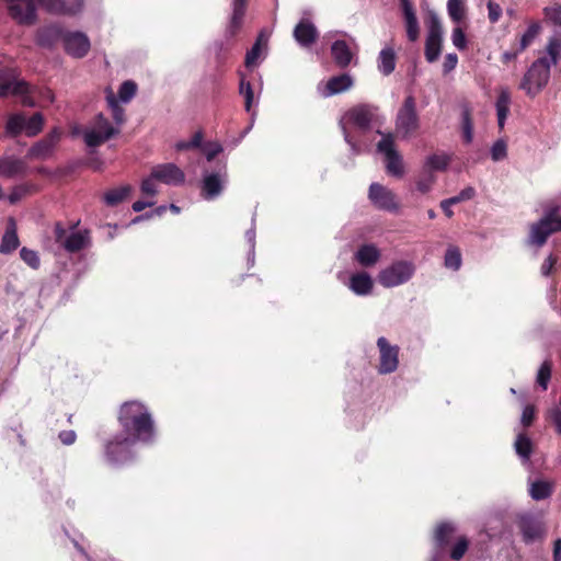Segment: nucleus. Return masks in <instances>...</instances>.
Listing matches in <instances>:
<instances>
[{
	"label": "nucleus",
	"instance_id": "1",
	"mask_svg": "<svg viewBox=\"0 0 561 561\" xmlns=\"http://www.w3.org/2000/svg\"><path fill=\"white\" fill-rule=\"evenodd\" d=\"M122 435L133 442L151 444L156 436V425L149 409L137 400L123 403L118 411Z\"/></svg>",
	"mask_w": 561,
	"mask_h": 561
},
{
	"label": "nucleus",
	"instance_id": "2",
	"mask_svg": "<svg viewBox=\"0 0 561 561\" xmlns=\"http://www.w3.org/2000/svg\"><path fill=\"white\" fill-rule=\"evenodd\" d=\"M546 50L549 57L535 60L519 84V88L530 98L537 95L547 85L551 66H556L561 59V41L556 37L550 38Z\"/></svg>",
	"mask_w": 561,
	"mask_h": 561
},
{
	"label": "nucleus",
	"instance_id": "3",
	"mask_svg": "<svg viewBox=\"0 0 561 561\" xmlns=\"http://www.w3.org/2000/svg\"><path fill=\"white\" fill-rule=\"evenodd\" d=\"M31 94V85L24 80H16L13 69L9 67L0 69V98L19 95L22 96V104L24 106L33 107L35 102Z\"/></svg>",
	"mask_w": 561,
	"mask_h": 561
},
{
	"label": "nucleus",
	"instance_id": "4",
	"mask_svg": "<svg viewBox=\"0 0 561 561\" xmlns=\"http://www.w3.org/2000/svg\"><path fill=\"white\" fill-rule=\"evenodd\" d=\"M558 207L548 209L538 222L530 226L529 241L531 244L542 247L552 233L561 231V218L558 216Z\"/></svg>",
	"mask_w": 561,
	"mask_h": 561
},
{
	"label": "nucleus",
	"instance_id": "5",
	"mask_svg": "<svg viewBox=\"0 0 561 561\" xmlns=\"http://www.w3.org/2000/svg\"><path fill=\"white\" fill-rule=\"evenodd\" d=\"M420 127V118L416 112L415 99L412 95L405 98L399 108L396 118V130L402 138H409Z\"/></svg>",
	"mask_w": 561,
	"mask_h": 561
},
{
	"label": "nucleus",
	"instance_id": "6",
	"mask_svg": "<svg viewBox=\"0 0 561 561\" xmlns=\"http://www.w3.org/2000/svg\"><path fill=\"white\" fill-rule=\"evenodd\" d=\"M443 25L438 15L431 11L427 21V35L425 39L424 55L428 62H435L442 53L443 48Z\"/></svg>",
	"mask_w": 561,
	"mask_h": 561
},
{
	"label": "nucleus",
	"instance_id": "7",
	"mask_svg": "<svg viewBox=\"0 0 561 561\" xmlns=\"http://www.w3.org/2000/svg\"><path fill=\"white\" fill-rule=\"evenodd\" d=\"M136 443L119 434L104 445V456L111 465H124L134 459L133 446Z\"/></svg>",
	"mask_w": 561,
	"mask_h": 561
},
{
	"label": "nucleus",
	"instance_id": "8",
	"mask_svg": "<svg viewBox=\"0 0 561 561\" xmlns=\"http://www.w3.org/2000/svg\"><path fill=\"white\" fill-rule=\"evenodd\" d=\"M54 238L55 242L69 253H77L90 244V231L88 229L75 231L67 236V229L61 221H57L54 226Z\"/></svg>",
	"mask_w": 561,
	"mask_h": 561
},
{
	"label": "nucleus",
	"instance_id": "9",
	"mask_svg": "<svg viewBox=\"0 0 561 561\" xmlns=\"http://www.w3.org/2000/svg\"><path fill=\"white\" fill-rule=\"evenodd\" d=\"M119 134V129L111 125L110 121L102 114H98L92 123V127L85 129L83 139L88 147H99L108 139Z\"/></svg>",
	"mask_w": 561,
	"mask_h": 561
},
{
	"label": "nucleus",
	"instance_id": "10",
	"mask_svg": "<svg viewBox=\"0 0 561 561\" xmlns=\"http://www.w3.org/2000/svg\"><path fill=\"white\" fill-rule=\"evenodd\" d=\"M415 272L413 263L397 261L378 274V282L383 287H396L411 279Z\"/></svg>",
	"mask_w": 561,
	"mask_h": 561
},
{
	"label": "nucleus",
	"instance_id": "11",
	"mask_svg": "<svg viewBox=\"0 0 561 561\" xmlns=\"http://www.w3.org/2000/svg\"><path fill=\"white\" fill-rule=\"evenodd\" d=\"M378 152L385 154L386 169L388 174L401 178L403 175V162L399 152L394 148V136L386 134L377 144Z\"/></svg>",
	"mask_w": 561,
	"mask_h": 561
},
{
	"label": "nucleus",
	"instance_id": "12",
	"mask_svg": "<svg viewBox=\"0 0 561 561\" xmlns=\"http://www.w3.org/2000/svg\"><path fill=\"white\" fill-rule=\"evenodd\" d=\"M368 198L378 209L390 213H396L399 209L397 195L382 184L371 183L368 190Z\"/></svg>",
	"mask_w": 561,
	"mask_h": 561
},
{
	"label": "nucleus",
	"instance_id": "13",
	"mask_svg": "<svg viewBox=\"0 0 561 561\" xmlns=\"http://www.w3.org/2000/svg\"><path fill=\"white\" fill-rule=\"evenodd\" d=\"M62 131L54 127L43 139L35 142L27 151L30 159L46 160L53 156L54 150L61 139Z\"/></svg>",
	"mask_w": 561,
	"mask_h": 561
},
{
	"label": "nucleus",
	"instance_id": "14",
	"mask_svg": "<svg viewBox=\"0 0 561 561\" xmlns=\"http://www.w3.org/2000/svg\"><path fill=\"white\" fill-rule=\"evenodd\" d=\"M517 527L525 543L541 539L545 534V524L533 514H522L517 518Z\"/></svg>",
	"mask_w": 561,
	"mask_h": 561
},
{
	"label": "nucleus",
	"instance_id": "15",
	"mask_svg": "<svg viewBox=\"0 0 561 561\" xmlns=\"http://www.w3.org/2000/svg\"><path fill=\"white\" fill-rule=\"evenodd\" d=\"M377 346L380 352V360L378 370L380 374H390L398 368L399 364V347L390 345L388 340L383 336L377 340Z\"/></svg>",
	"mask_w": 561,
	"mask_h": 561
},
{
	"label": "nucleus",
	"instance_id": "16",
	"mask_svg": "<svg viewBox=\"0 0 561 561\" xmlns=\"http://www.w3.org/2000/svg\"><path fill=\"white\" fill-rule=\"evenodd\" d=\"M62 42L66 53L75 58L85 57L91 47L89 37L82 32H67Z\"/></svg>",
	"mask_w": 561,
	"mask_h": 561
},
{
	"label": "nucleus",
	"instance_id": "17",
	"mask_svg": "<svg viewBox=\"0 0 561 561\" xmlns=\"http://www.w3.org/2000/svg\"><path fill=\"white\" fill-rule=\"evenodd\" d=\"M9 12L20 24L32 25L36 22L34 0H9Z\"/></svg>",
	"mask_w": 561,
	"mask_h": 561
},
{
	"label": "nucleus",
	"instance_id": "18",
	"mask_svg": "<svg viewBox=\"0 0 561 561\" xmlns=\"http://www.w3.org/2000/svg\"><path fill=\"white\" fill-rule=\"evenodd\" d=\"M152 178L168 185H181L185 181L184 172L174 163L158 164L151 170Z\"/></svg>",
	"mask_w": 561,
	"mask_h": 561
},
{
	"label": "nucleus",
	"instance_id": "19",
	"mask_svg": "<svg viewBox=\"0 0 561 561\" xmlns=\"http://www.w3.org/2000/svg\"><path fill=\"white\" fill-rule=\"evenodd\" d=\"M226 176V164H222L218 172L209 173L204 176L202 185V195L205 199H214L224 188V180Z\"/></svg>",
	"mask_w": 561,
	"mask_h": 561
},
{
	"label": "nucleus",
	"instance_id": "20",
	"mask_svg": "<svg viewBox=\"0 0 561 561\" xmlns=\"http://www.w3.org/2000/svg\"><path fill=\"white\" fill-rule=\"evenodd\" d=\"M345 116L357 128L367 130L374 119V107L368 104H358L350 108Z\"/></svg>",
	"mask_w": 561,
	"mask_h": 561
},
{
	"label": "nucleus",
	"instance_id": "21",
	"mask_svg": "<svg viewBox=\"0 0 561 561\" xmlns=\"http://www.w3.org/2000/svg\"><path fill=\"white\" fill-rule=\"evenodd\" d=\"M247 5L248 0H232V13L226 27L227 38H234L240 33L247 12Z\"/></svg>",
	"mask_w": 561,
	"mask_h": 561
},
{
	"label": "nucleus",
	"instance_id": "22",
	"mask_svg": "<svg viewBox=\"0 0 561 561\" xmlns=\"http://www.w3.org/2000/svg\"><path fill=\"white\" fill-rule=\"evenodd\" d=\"M296 42L305 47L314 44L319 37V33L314 24L308 19L300 20L293 32Z\"/></svg>",
	"mask_w": 561,
	"mask_h": 561
},
{
	"label": "nucleus",
	"instance_id": "23",
	"mask_svg": "<svg viewBox=\"0 0 561 561\" xmlns=\"http://www.w3.org/2000/svg\"><path fill=\"white\" fill-rule=\"evenodd\" d=\"M408 39L412 43L420 37V24L411 0H400Z\"/></svg>",
	"mask_w": 561,
	"mask_h": 561
},
{
	"label": "nucleus",
	"instance_id": "24",
	"mask_svg": "<svg viewBox=\"0 0 561 561\" xmlns=\"http://www.w3.org/2000/svg\"><path fill=\"white\" fill-rule=\"evenodd\" d=\"M267 43L268 37L265 35L263 31L260 32L259 35L256 36L253 46L245 54L244 66L248 69L256 67L260 60H262L265 57L267 50Z\"/></svg>",
	"mask_w": 561,
	"mask_h": 561
},
{
	"label": "nucleus",
	"instance_id": "25",
	"mask_svg": "<svg viewBox=\"0 0 561 561\" xmlns=\"http://www.w3.org/2000/svg\"><path fill=\"white\" fill-rule=\"evenodd\" d=\"M331 56L339 68L345 69L352 62L354 53L346 41L337 39L331 45Z\"/></svg>",
	"mask_w": 561,
	"mask_h": 561
},
{
	"label": "nucleus",
	"instance_id": "26",
	"mask_svg": "<svg viewBox=\"0 0 561 561\" xmlns=\"http://www.w3.org/2000/svg\"><path fill=\"white\" fill-rule=\"evenodd\" d=\"M64 33L58 25H47L38 28L36 33V43L45 48H51L59 39H62Z\"/></svg>",
	"mask_w": 561,
	"mask_h": 561
},
{
	"label": "nucleus",
	"instance_id": "27",
	"mask_svg": "<svg viewBox=\"0 0 561 561\" xmlns=\"http://www.w3.org/2000/svg\"><path fill=\"white\" fill-rule=\"evenodd\" d=\"M455 531L454 525L447 522L436 526L434 531V545L437 554L450 543Z\"/></svg>",
	"mask_w": 561,
	"mask_h": 561
},
{
	"label": "nucleus",
	"instance_id": "28",
	"mask_svg": "<svg viewBox=\"0 0 561 561\" xmlns=\"http://www.w3.org/2000/svg\"><path fill=\"white\" fill-rule=\"evenodd\" d=\"M353 85V79L348 73L334 76L327 81L323 95L331 96L347 91Z\"/></svg>",
	"mask_w": 561,
	"mask_h": 561
},
{
	"label": "nucleus",
	"instance_id": "29",
	"mask_svg": "<svg viewBox=\"0 0 561 561\" xmlns=\"http://www.w3.org/2000/svg\"><path fill=\"white\" fill-rule=\"evenodd\" d=\"M26 172V164L23 160L16 158H7L0 160V176L12 179L23 175Z\"/></svg>",
	"mask_w": 561,
	"mask_h": 561
},
{
	"label": "nucleus",
	"instance_id": "30",
	"mask_svg": "<svg viewBox=\"0 0 561 561\" xmlns=\"http://www.w3.org/2000/svg\"><path fill=\"white\" fill-rule=\"evenodd\" d=\"M20 245L19 237L16 234L15 221L10 218L7 230L1 239L0 253L9 254L18 249Z\"/></svg>",
	"mask_w": 561,
	"mask_h": 561
},
{
	"label": "nucleus",
	"instance_id": "31",
	"mask_svg": "<svg viewBox=\"0 0 561 561\" xmlns=\"http://www.w3.org/2000/svg\"><path fill=\"white\" fill-rule=\"evenodd\" d=\"M373 279L371 277L363 272L352 275L350 279V288L356 294V295H368L373 289Z\"/></svg>",
	"mask_w": 561,
	"mask_h": 561
},
{
	"label": "nucleus",
	"instance_id": "32",
	"mask_svg": "<svg viewBox=\"0 0 561 561\" xmlns=\"http://www.w3.org/2000/svg\"><path fill=\"white\" fill-rule=\"evenodd\" d=\"M380 252L374 244H364L359 247L355 254V259L363 266H371L378 262Z\"/></svg>",
	"mask_w": 561,
	"mask_h": 561
},
{
	"label": "nucleus",
	"instance_id": "33",
	"mask_svg": "<svg viewBox=\"0 0 561 561\" xmlns=\"http://www.w3.org/2000/svg\"><path fill=\"white\" fill-rule=\"evenodd\" d=\"M554 491V483L546 480H536L529 486V495L535 501L549 499Z\"/></svg>",
	"mask_w": 561,
	"mask_h": 561
},
{
	"label": "nucleus",
	"instance_id": "34",
	"mask_svg": "<svg viewBox=\"0 0 561 561\" xmlns=\"http://www.w3.org/2000/svg\"><path fill=\"white\" fill-rule=\"evenodd\" d=\"M397 56L392 47L381 49L378 56V69L383 76L391 75L396 69Z\"/></svg>",
	"mask_w": 561,
	"mask_h": 561
},
{
	"label": "nucleus",
	"instance_id": "35",
	"mask_svg": "<svg viewBox=\"0 0 561 561\" xmlns=\"http://www.w3.org/2000/svg\"><path fill=\"white\" fill-rule=\"evenodd\" d=\"M510 104H511V94L507 89H502L495 106H496V114H497V125L500 129H503L505 121L510 114Z\"/></svg>",
	"mask_w": 561,
	"mask_h": 561
},
{
	"label": "nucleus",
	"instance_id": "36",
	"mask_svg": "<svg viewBox=\"0 0 561 561\" xmlns=\"http://www.w3.org/2000/svg\"><path fill=\"white\" fill-rule=\"evenodd\" d=\"M461 131L463 141L466 144H471L473 139V118L472 108L468 104L462 105Z\"/></svg>",
	"mask_w": 561,
	"mask_h": 561
},
{
	"label": "nucleus",
	"instance_id": "37",
	"mask_svg": "<svg viewBox=\"0 0 561 561\" xmlns=\"http://www.w3.org/2000/svg\"><path fill=\"white\" fill-rule=\"evenodd\" d=\"M131 186L123 185L121 187L112 188L104 194V202L107 206L114 207L121 204L130 194Z\"/></svg>",
	"mask_w": 561,
	"mask_h": 561
},
{
	"label": "nucleus",
	"instance_id": "38",
	"mask_svg": "<svg viewBox=\"0 0 561 561\" xmlns=\"http://www.w3.org/2000/svg\"><path fill=\"white\" fill-rule=\"evenodd\" d=\"M447 12L454 23H461L467 16V8L463 0H448Z\"/></svg>",
	"mask_w": 561,
	"mask_h": 561
},
{
	"label": "nucleus",
	"instance_id": "39",
	"mask_svg": "<svg viewBox=\"0 0 561 561\" xmlns=\"http://www.w3.org/2000/svg\"><path fill=\"white\" fill-rule=\"evenodd\" d=\"M540 31V23L531 22L519 39V51H524L528 46H530L535 38L539 35Z\"/></svg>",
	"mask_w": 561,
	"mask_h": 561
},
{
	"label": "nucleus",
	"instance_id": "40",
	"mask_svg": "<svg viewBox=\"0 0 561 561\" xmlns=\"http://www.w3.org/2000/svg\"><path fill=\"white\" fill-rule=\"evenodd\" d=\"M5 128L12 137L19 136L22 131H25V116L21 113L10 115Z\"/></svg>",
	"mask_w": 561,
	"mask_h": 561
},
{
	"label": "nucleus",
	"instance_id": "41",
	"mask_svg": "<svg viewBox=\"0 0 561 561\" xmlns=\"http://www.w3.org/2000/svg\"><path fill=\"white\" fill-rule=\"evenodd\" d=\"M44 127V116L42 113H34L28 119L25 118V134L28 137L37 136Z\"/></svg>",
	"mask_w": 561,
	"mask_h": 561
},
{
	"label": "nucleus",
	"instance_id": "42",
	"mask_svg": "<svg viewBox=\"0 0 561 561\" xmlns=\"http://www.w3.org/2000/svg\"><path fill=\"white\" fill-rule=\"evenodd\" d=\"M515 450L524 460H529L533 454V442L525 434H518L515 440Z\"/></svg>",
	"mask_w": 561,
	"mask_h": 561
},
{
	"label": "nucleus",
	"instance_id": "43",
	"mask_svg": "<svg viewBox=\"0 0 561 561\" xmlns=\"http://www.w3.org/2000/svg\"><path fill=\"white\" fill-rule=\"evenodd\" d=\"M461 263L462 260L459 248L454 245L448 247L444 256L445 267L450 268L453 271H458L461 266Z\"/></svg>",
	"mask_w": 561,
	"mask_h": 561
},
{
	"label": "nucleus",
	"instance_id": "44",
	"mask_svg": "<svg viewBox=\"0 0 561 561\" xmlns=\"http://www.w3.org/2000/svg\"><path fill=\"white\" fill-rule=\"evenodd\" d=\"M107 105L112 111V117L117 125L125 122V110L118 104L114 93L110 91L106 95Z\"/></svg>",
	"mask_w": 561,
	"mask_h": 561
},
{
	"label": "nucleus",
	"instance_id": "45",
	"mask_svg": "<svg viewBox=\"0 0 561 561\" xmlns=\"http://www.w3.org/2000/svg\"><path fill=\"white\" fill-rule=\"evenodd\" d=\"M47 12L56 14H71L73 13L67 8L65 0H37Z\"/></svg>",
	"mask_w": 561,
	"mask_h": 561
},
{
	"label": "nucleus",
	"instance_id": "46",
	"mask_svg": "<svg viewBox=\"0 0 561 561\" xmlns=\"http://www.w3.org/2000/svg\"><path fill=\"white\" fill-rule=\"evenodd\" d=\"M552 374V362L546 359L538 369L536 382L542 390L548 389L549 381Z\"/></svg>",
	"mask_w": 561,
	"mask_h": 561
},
{
	"label": "nucleus",
	"instance_id": "47",
	"mask_svg": "<svg viewBox=\"0 0 561 561\" xmlns=\"http://www.w3.org/2000/svg\"><path fill=\"white\" fill-rule=\"evenodd\" d=\"M203 139H204V134L202 130H198L192 136L191 140H187V141L182 140V141L176 142L175 149L178 151H183V150L201 148Z\"/></svg>",
	"mask_w": 561,
	"mask_h": 561
},
{
	"label": "nucleus",
	"instance_id": "48",
	"mask_svg": "<svg viewBox=\"0 0 561 561\" xmlns=\"http://www.w3.org/2000/svg\"><path fill=\"white\" fill-rule=\"evenodd\" d=\"M239 91L244 96L245 111L250 112L254 93L251 83L244 79L243 75H241Z\"/></svg>",
	"mask_w": 561,
	"mask_h": 561
},
{
	"label": "nucleus",
	"instance_id": "49",
	"mask_svg": "<svg viewBox=\"0 0 561 561\" xmlns=\"http://www.w3.org/2000/svg\"><path fill=\"white\" fill-rule=\"evenodd\" d=\"M136 92L137 84L131 80H127L121 84L118 89V98L123 102H129L135 96Z\"/></svg>",
	"mask_w": 561,
	"mask_h": 561
},
{
	"label": "nucleus",
	"instance_id": "50",
	"mask_svg": "<svg viewBox=\"0 0 561 561\" xmlns=\"http://www.w3.org/2000/svg\"><path fill=\"white\" fill-rule=\"evenodd\" d=\"M468 547L469 540L467 539V537H459L450 550V558L456 561L460 560L467 552Z\"/></svg>",
	"mask_w": 561,
	"mask_h": 561
},
{
	"label": "nucleus",
	"instance_id": "51",
	"mask_svg": "<svg viewBox=\"0 0 561 561\" xmlns=\"http://www.w3.org/2000/svg\"><path fill=\"white\" fill-rule=\"evenodd\" d=\"M20 256L33 270H37L41 265L39 256L34 250L24 247L20 251Z\"/></svg>",
	"mask_w": 561,
	"mask_h": 561
},
{
	"label": "nucleus",
	"instance_id": "52",
	"mask_svg": "<svg viewBox=\"0 0 561 561\" xmlns=\"http://www.w3.org/2000/svg\"><path fill=\"white\" fill-rule=\"evenodd\" d=\"M426 165L432 170H445L448 165V159L444 156L433 154L427 158Z\"/></svg>",
	"mask_w": 561,
	"mask_h": 561
},
{
	"label": "nucleus",
	"instance_id": "53",
	"mask_svg": "<svg viewBox=\"0 0 561 561\" xmlns=\"http://www.w3.org/2000/svg\"><path fill=\"white\" fill-rule=\"evenodd\" d=\"M451 41H453V44L459 49V50H465L467 49L468 45H467V38H466V34L463 32V30L461 27H455L453 30V34H451Z\"/></svg>",
	"mask_w": 561,
	"mask_h": 561
},
{
	"label": "nucleus",
	"instance_id": "54",
	"mask_svg": "<svg viewBox=\"0 0 561 561\" xmlns=\"http://www.w3.org/2000/svg\"><path fill=\"white\" fill-rule=\"evenodd\" d=\"M434 181H435L434 175L431 172H426L417 179L416 188L421 193L425 194L431 190Z\"/></svg>",
	"mask_w": 561,
	"mask_h": 561
},
{
	"label": "nucleus",
	"instance_id": "55",
	"mask_svg": "<svg viewBox=\"0 0 561 561\" xmlns=\"http://www.w3.org/2000/svg\"><path fill=\"white\" fill-rule=\"evenodd\" d=\"M545 16L553 22L556 25L561 26V5L556 4L552 7H546L543 9Z\"/></svg>",
	"mask_w": 561,
	"mask_h": 561
},
{
	"label": "nucleus",
	"instance_id": "56",
	"mask_svg": "<svg viewBox=\"0 0 561 561\" xmlns=\"http://www.w3.org/2000/svg\"><path fill=\"white\" fill-rule=\"evenodd\" d=\"M506 144L503 140H497L491 148V157L494 161L503 160L506 157Z\"/></svg>",
	"mask_w": 561,
	"mask_h": 561
},
{
	"label": "nucleus",
	"instance_id": "57",
	"mask_svg": "<svg viewBox=\"0 0 561 561\" xmlns=\"http://www.w3.org/2000/svg\"><path fill=\"white\" fill-rule=\"evenodd\" d=\"M154 181L157 180L152 178L151 174L144 179L140 185L141 193L148 196H154L158 193Z\"/></svg>",
	"mask_w": 561,
	"mask_h": 561
},
{
	"label": "nucleus",
	"instance_id": "58",
	"mask_svg": "<svg viewBox=\"0 0 561 561\" xmlns=\"http://www.w3.org/2000/svg\"><path fill=\"white\" fill-rule=\"evenodd\" d=\"M488 18L491 23H496L502 15V8L499 3L489 0L488 2Z\"/></svg>",
	"mask_w": 561,
	"mask_h": 561
},
{
	"label": "nucleus",
	"instance_id": "59",
	"mask_svg": "<svg viewBox=\"0 0 561 561\" xmlns=\"http://www.w3.org/2000/svg\"><path fill=\"white\" fill-rule=\"evenodd\" d=\"M203 151L205 152L207 161H213L222 151V147L218 142H209L203 148Z\"/></svg>",
	"mask_w": 561,
	"mask_h": 561
},
{
	"label": "nucleus",
	"instance_id": "60",
	"mask_svg": "<svg viewBox=\"0 0 561 561\" xmlns=\"http://www.w3.org/2000/svg\"><path fill=\"white\" fill-rule=\"evenodd\" d=\"M458 64V56L454 53L447 54L445 56L444 62H443V71L444 73H448L453 71Z\"/></svg>",
	"mask_w": 561,
	"mask_h": 561
},
{
	"label": "nucleus",
	"instance_id": "61",
	"mask_svg": "<svg viewBox=\"0 0 561 561\" xmlns=\"http://www.w3.org/2000/svg\"><path fill=\"white\" fill-rule=\"evenodd\" d=\"M535 419V408L526 405L522 414V423L524 426H530Z\"/></svg>",
	"mask_w": 561,
	"mask_h": 561
},
{
	"label": "nucleus",
	"instance_id": "62",
	"mask_svg": "<svg viewBox=\"0 0 561 561\" xmlns=\"http://www.w3.org/2000/svg\"><path fill=\"white\" fill-rule=\"evenodd\" d=\"M549 419L554 424L557 433L561 435V410L559 408L551 409Z\"/></svg>",
	"mask_w": 561,
	"mask_h": 561
},
{
	"label": "nucleus",
	"instance_id": "63",
	"mask_svg": "<svg viewBox=\"0 0 561 561\" xmlns=\"http://www.w3.org/2000/svg\"><path fill=\"white\" fill-rule=\"evenodd\" d=\"M59 438L65 445H71L76 442L77 435L75 431H61L59 433Z\"/></svg>",
	"mask_w": 561,
	"mask_h": 561
},
{
	"label": "nucleus",
	"instance_id": "64",
	"mask_svg": "<svg viewBox=\"0 0 561 561\" xmlns=\"http://www.w3.org/2000/svg\"><path fill=\"white\" fill-rule=\"evenodd\" d=\"M552 558L553 561H561V538L553 541Z\"/></svg>",
	"mask_w": 561,
	"mask_h": 561
}]
</instances>
